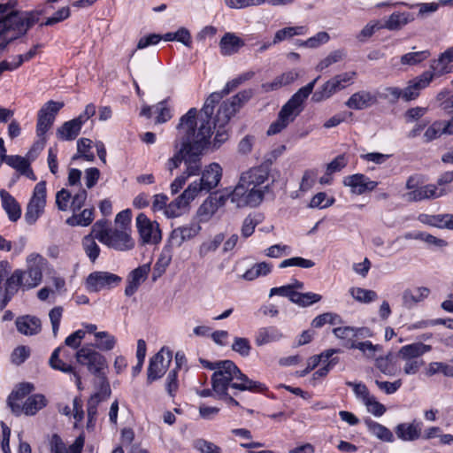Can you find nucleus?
Instances as JSON below:
<instances>
[{
  "label": "nucleus",
  "mask_w": 453,
  "mask_h": 453,
  "mask_svg": "<svg viewBox=\"0 0 453 453\" xmlns=\"http://www.w3.org/2000/svg\"><path fill=\"white\" fill-rule=\"evenodd\" d=\"M243 46V40L234 33H226L219 41L220 53L223 56H231L235 54Z\"/></svg>",
  "instance_id": "nucleus-33"
},
{
  "label": "nucleus",
  "mask_w": 453,
  "mask_h": 453,
  "mask_svg": "<svg viewBox=\"0 0 453 453\" xmlns=\"http://www.w3.org/2000/svg\"><path fill=\"white\" fill-rule=\"evenodd\" d=\"M334 201V197H327L325 192H319L311 198L310 207L324 209L333 205Z\"/></svg>",
  "instance_id": "nucleus-58"
},
{
  "label": "nucleus",
  "mask_w": 453,
  "mask_h": 453,
  "mask_svg": "<svg viewBox=\"0 0 453 453\" xmlns=\"http://www.w3.org/2000/svg\"><path fill=\"white\" fill-rule=\"evenodd\" d=\"M203 365L210 370H214L211 376V386L214 388L215 375L219 383L227 382L229 380H234V379H242L244 382L249 383L248 377L241 372V370L235 365L231 360H224L219 362H209L203 359L200 360Z\"/></svg>",
  "instance_id": "nucleus-10"
},
{
  "label": "nucleus",
  "mask_w": 453,
  "mask_h": 453,
  "mask_svg": "<svg viewBox=\"0 0 453 453\" xmlns=\"http://www.w3.org/2000/svg\"><path fill=\"white\" fill-rule=\"evenodd\" d=\"M96 338L98 340L95 347L104 351L111 350L115 344L116 339L107 332H98L95 334Z\"/></svg>",
  "instance_id": "nucleus-50"
},
{
  "label": "nucleus",
  "mask_w": 453,
  "mask_h": 453,
  "mask_svg": "<svg viewBox=\"0 0 453 453\" xmlns=\"http://www.w3.org/2000/svg\"><path fill=\"white\" fill-rule=\"evenodd\" d=\"M217 376L218 375H215L213 388V391L217 395V399L224 400L228 404L231 405L239 406V403L228 392L229 389L233 391V395H236L238 391L250 390L253 392H262L265 389L264 384L258 381H254L249 378L248 381L250 382V385L249 383L244 382V380H242V379H234V380L219 383Z\"/></svg>",
  "instance_id": "nucleus-5"
},
{
  "label": "nucleus",
  "mask_w": 453,
  "mask_h": 453,
  "mask_svg": "<svg viewBox=\"0 0 453 453\" xmlns=\"http://www.w3.org/2000/svg\"><path fill=\"white\" fill-rule=\"evenodd\" d=\"M344 56L345 54L342 50H334L318 64L316 70L321 72L331 65L341 61Z\"/></svg>",
  "instance_id": "nucleus-59"
},
{
  "label": "nucleus",
  "mask_w": 453,
  "mask_h": 453,
  "mask_svg": "<svg viewBox=\"0 0 453 453\" xmlns=\"http://www.w3.org/2000/svg\"><path fill=\"white\" fill-rule=\"evenodd\" d=\"M319 76L299 88L291 98L281 107L278 118L267 129V135H274L284 130L303 111V103L311 94Z\"/></svg>",
  "instance_id": "nucleus-2"
},
{
  "label": "nucleus",
  "mask_w": 453,
  "mask_h": 453,
  "mask_svg": "<svg viewBox=\"0 0 453 453\" xmlns=\"http://www.w3.org/2000/svg\"><path fill=\"white\" fill-rule=\"evenodd\" d=\"M97 391L93 394L88 401L87 412H88V426H91L96 420L97 414V407L101 402L107 400L111 394L110 383L108 380H103L101 383H96Z\"/></svg>",
  "instance_id": "nucleus-19"
},
{
  "label": "nucleus",
  "mask_w": 453,
  "mask_h": 453,
  "mask_svg": "<svg viewBox=\"0 0 453 453\" xmlns=\"http://www.w3.org/2000/svg\"><path fill=\"white\" fill-rule=\"evenodd\" d=\"M150 271V265L147 264L139 266L131 272L125 289V295L127 296H131L137 291L141 283L147 279Z\"/></svg>",
  "instance_id": "nucleus-31"
},
{
  "label": "nucleus",
  "mask_w": 453,
  "mask_h": 453,
  "mask_svg": "<svg viewBox=\"0 0 453 453\" xmlns=\"http://www.w3.org/2000/svg\"><path fill=\"white\" fill-rule=\"evenodd\" d=\"M63 350L62 347H58L54 349L52 352L50 359H49V365L50 366L57 371H60L65 373H72L75 379V383L77 385V388L79 389H81V379L78 372H75L74 367L63 361L62 358H59V353Z\"/></svg>",
  "instance_id": "nucleus-30"
},
{
  "label": "nucleus",
  "mask_w": 453,
  "mask_h": 453,
  "mask_svg": "<svg viewBox=\"0 0 453 453\" xmlns=\"http://www.w3.org/2000/svg\"><path fill=\"white\" fill-rule=\"evenodd\" d=\"M227 123L220 124L218 121V113L216 114L213 120H211V129H216V134L211 142V146L213 150L219 149L225 142L228 139V133L226 129V126Z\"/></svg>",
  "instance_id": "nucleus-44"
},
{
  "label": "nucleus",
  "mask_w": 453,
  "mask_h": 453,
  "mask_svg": "<svg viewBox=\"0 0 453 453\" xmlns=\"http://www.w3.org/2000/svg\"><path fill=\"white\" fill-rule=\"evenodd\" d=\"M221 99L222 95L215 92L208 96L199 114H197L196 108L190 109L195 111L193 118L191 119L194 125L192 131L196 133V137L199 136V140L196 141V144L198 148H202V144H203L204 142H210L211 137V120H213L211 115L213 114L215 104Z\"/></svg>",
  "instance_id": "nucleus-4"
},
{
  "label": "nucleus",
  "mask_w": 453,
  "mask_h": 453,
  "mask_svg": "<svg viewBox=\"0 0 453 453\" xmlns=\"http://www.w3.org/2000/svg\"><path fill=\"white\" fill-rule=\"evenodd\" d=\"M27 269H17L20 273L22 281V291L30 290L39 286L42 280V270L45 265V258L38 253H31L26 259Z\"/></svg>",
  "instance_id": "nucleus-8"
},
{
  "label": "nucleus",
  "mask_w": 453,
  "mask_h": 453,
  "mask_svg": "<svg viewBox=\"0 0 453 453\" xmlns=\"http://www.w3.org/2000/svg\"><path fill=\"white\" fill-rule=\"evenodd\" d=\"M103 244L119 251L131 250L134 247V241L131 237V229L125 226L111 228Z\"/></svg>",
  "instance_id": "nucleus-14"
},
{
  "label": "nucleus",
  "mask_w": 453,
  "mask_h": 453,
  "mask_svg": "<svg viewBox=\"0 0 453 453\" xmlns=\"http://www.w3.org/2000/svg\"><path fill=\"white\" fill-rule=\"evenodd\" d=\"M42 12L19 13L12 12L0 19V50L13 40L24 35L27 30L39 21Z\"/></svg>",
  "instance_id": "nucleus-3"
},
{
  "label": "nucleus",
  "mask_w": 453,
  "mask_h": 453,
  "mask_svg": "<svg viewBox=\"0 0 453 453\" xmlns=\"http://www.w3.org/2000/svg\"><path fill=\"white\" fill-rule=\"evenodd\" d=\"M376 367L385 375L393 376L396 373V367L392 362L391 355L380 357L375 361Z\"/></svg>",
  "instance_id": "nucleus-53"
},
{
  "label": "nucleus",
  "mask_w": 453,
  "mask_h": 453,
  "mask_svg": "<svg viewBox=\"0 0 453 453\" xmlns=\"http://www.w3.org/2000/svg\"><path fill=\"white\" fill-rule=\"evenodd\" d=\"M434 77L431 71H426L410 81L408 86L402 89V99L405 102L416 99L419 96L420 90L426 88Z\"/></svg>",
  "instance_id": "nucleus-22"
},
{
  "label": "nucleus",
  "mask_w": 453,
  "mask_h": 453,
  "mask_svg": "<svg viewBox=\"0 0 453 453\" xmlns=\"http://www.w3.org/2000/svg\"><path fill=\"white\" fill-rule=\"evenodd\" d=\"M47 400L42 394H35L27 398L25 403L21 405V413L27 416L35 415L40 410L45 407Z\"/></svg>",
  "instance_id": "nucleus-39"
},
{
  "label": "nucleus",
  "mask_w": 453,
  "mask_h": 453,
  "mask_svg": "<svg viewBox=\"0 0 453 453\" xmlns=\"http://www.w3.org/2000/svg\"><path fill=\"white\" fill-rule=\"evenodd\" d=\"M269 190V184H265L263 188H252L251 186L238 182L234 190L229 193V197L231 202L239 208L256 207L261 203Z\"/></svg>",
  "instance_id": "nucleus-9"
},
{
  "label": "nucleus",
  "mask_w": 453,
  "mask_h": 453,
  "mask_svg": "<svg viewBox=\"0 0 453 453\" xmlns=\"http://www.w3.org/2000/svg\"><path fill=\"white\" fill-rule=\"evenodd\" d=\"M377 101L374 94L367 90H360L351 95L345 105L349 109L363 110L377 104Z\"/></svg>",
  "instance_id": "nucleus-29"
},
{
  "label": "nucleus",
  "mask_w": 453,
  "mask_h": 453,
  "mask_svg": "<svg viewBox=\"0 0 453 453\" xmlns=\"http://www.w3.org/2000/svg\"><path fill=\"white\" fill-rule=\"evenodd\" d=\"M225 235L223 234H216L211 240L203 242L198 250L201 257H206L209 253L214 252L218 250L220 244L223 242Z\"/></svg>",
  "instance_id": "nucleus-47"
},
{
  "label": "nucleus",
  "mask_w": 453,
  "mask_h": 453,
  "mask_svg": "<svg viewBox=\"0 0 453 453\" xmlns=\"http://www.w3.org/2000/svg\"><path fill=\"white\" fill-rule=\"evenodd\" d=\"M96 237L87 234L82 239V248L89 260L94 263L100 255V247L96 242Z\"/></svg>",
  "instance_id": "nucleus-46"
},
{
  "label": "nucleus",
  "mask_w": 453,
  "mask_h": 453,
  "mask_svg": "<svg viewBox=\"0 0 453 453\" xmlns=\"http://www.w3.org/2000/svg\"><path fill=\"white\" fill-rule=\"evenodd\" d=\"M453 62V46L442 52L439 58L432 61L430 69L434 76H441L449 73L448 65Z\"/></svg>",
  "instance_id": "nucleus-38"
},
{
  "label": "nucleus",
  "mask_w": 453,
  "mask_h": 453,
  "mask_svg": "<svg viewBox=\"0 0 453 453\" xmlns=\"http://www.w3.org/2000/svg\"><path fill=\"white\" fill-rule=\"evenodd\" d=\"M365 424L367 426L369 432L378 439L388 442L393 441L394 435L392 432L383 425L379 424L370 418L365 419Z\"/></svg>",
  "instance_id": "nucleus-40"
},
{
  "label": "nucleus",
  "mask_w": 453,
  "mask_h": 453,
  "mask_svg": "<svg viewBox=\"0 0 453 453\" xmlns=\"http://www.w3.org/2000/svg\"><path fill=\"white\" fill-rule=\"evenodd\" d=\"M20 273H17L15 270L4 284L0 281V310H4L6 307L19 289L22 290L23 283L20 280Z\"/></svg>",
  "instance_id": "nucleus-23"
},
{
  "label": "nucleus",
  "mask_w": 453,
  "mask_h": 453,
  "mask_svg": "<svg viewBox=\"0 0 453 453\" xmlns=\"http://www.w3.org/2000/svg\"><path fill=\"white\" fill-rule=\"evenodd\" d=\"M6 164L17 169L21 173H27V172H28L33 175V180H35V173L30 168L28 161L25 157L20 156H10L8 158H6Z\"/></svg>",
  "instance_id": "nucleus-49"
},
{
  "label": "nucleus",
  "mask_w": 453,
  "mask_h": 453,
  "mask_svg": "<svg viewBox=\"0 0 453 453\" xmlns=\"http://www.w3.org/2000/svg\"><path fill=\"white\" fill-rule=\"evenodd\" d=\"M411 20V14L406 12H394L386 20L382 28L388 30H399Z\"/></svg>",
  "instance_id": "nucleus-42"
},
{
  "label": "nucleus",
  "mask_w": 453,
  "mask_h": 453,
  "mask_svg": "<svg viewBox=\"0 0 453 453\" xmlns=\"http://www.w3.org/2000/svg\"><path fill=\"white\" fill-rule=\"evenodd\" d=\"M322 299V296L319 294L308 292V293H299L296 292L295 299H293V303L301 306L307 307L315 303L319 302Z\"/></svg>",
  "instance_id": "nucleus-52"
},
{
  "label": "nucleus",
  "mask_w": 453,
  "mask_h": 453,
  "mask_svg": "<svg viewBox=\"0 0 453 453\" xmlns=\"http://www.w3.org/2000/svg\"><path fill=\"white\" fill-rule=\"evenodd\" d=\"M201 226L198 224H190L173 229L170 234L169 242L173 246L180 247L181 244L198 234Z\"/></svg>",
  "instance_id": "nucleus-27"
},
{
  "label": "nucleus",
  "mask_w": 453,
  "mask_h": 453,
  "mask_svg": "<svg viewBox=\"0 0 453 453\" xmlns=\"http://www.w3.org/2000/svg\"><path fill=\"white\" fill-rule=\"evenodd\" d=\"M334 334L342 342V345L346 348L352 349L356 341L354 327L340 326L333 330Z\"/></svg>",
  "instance_id": "nucleus-45"
},
{
  "label": "nucleus",
  "mask_w": 453,
  "mask_h": 453,
  "mask_svg": "<svg viewBox=\"0 0 453 453\" xmlns=\"http://www.w3.org/2000/svg\"><path fill=\"white\" fill-rule=\"evenodd\" d=\"M111 228L108 227V221L106 219L97 220L92 226L90 235L96 237L100 242H104Z\"/></svg>",
  "instance_id": "nucleus-55"
},
{
  "label": "nucleus",
  "mask_w": 453,
  "mask_h": 453,
  "mask_svg": "<svg viewBox=\"0 0 453 453\" xmlns=\"http://www.w3.org/2000/svg\"><path fill=\"white\" fill-rule=\"evenodd\" d=\"M111 228L108 227V221L106 219L97 220L92 226L90 235L96 237L100 242H104Z\"/></svg>",
  "instance_id": "nucleus-54"
},
{
  "label": "nucleus",
  "mask_w": 453,
  "mask_h": 453,
  "mask_svg": "<svg viewBox=\"0 0 453 453\" xmlns=\"http://www.w3.org/2000/svg\"><path fill=\"white\" fill-rule=\"evenodd\" d=\"M217 211V205H214L213 199H206L199 207L197 214L200 221H208Z\"/></svg>",
  "instance_id": "nucleus-56"
},
{
  "label": "nucleus",
  "mask_w": 453,
  "mask_h": 453,
  "mask_svg": "<svg viewBox=\"0 0 453 453\" xmlns=\"http://www.w3.org/2000/svg\"><path fill=\"white\" fill-rule=\"evenodd\" d=\"M222 177V168L218 163L209 165L203 172L199 182L194 181L190 186H196V192L208 193L215 188Z\"/></svg>",
  "instance_id": "nucleus-16"
},
{
  "label": "nucleus",
  "mask_w": 453,
  "mask_h": 453,
  "mask_svg": "<svg viewBox=\"0 0 453 453\" xmlns=\"http://www.w3.org/2000/svg\"><path fill=\"white\" fill-rule=\"evenodd\" d=\"M121 281V278L117 274L96 271L93 272L86 279V288L89 292H99L105 288H113Z\"/></svg>",
  "instance_id": "nucleus-15"
},
{
  "label": "nucleus",
  "mask_w": 453,
  "mask_h": 453,
  "mask_svg": "<svg viewBox=\"0 0 453 453\" xmlns=\"http://www.w3.org/2000/svg\"><path fill=\"white\" fill-rule=\"evenodd\" d=\"M46 204V182H38L33 192V196L29 201L25 213V220L27 224L33 225L43 213Z\"/></svg>",
  "instance_id": "nucleus-12"
},
{
  "label": "nucleus",
  "mask_w": 453,
  "mask_h": 453,
  "mask_svg": "<svg viewBox=\"0 0 453 453\" xmlns=\"http://www.w3.org/2000/svg\"><path fill=\"white\" fill-rule=\"evenodd\" d=\"M349 293L355 300L363 303H372L378 298L375 291L362 288H352Z\"/></svg>",
  "instance_id": "nucleus-48"
},
{
  "label": "nucleus",
  "mask_w": 453,
  "mask_h": 453,
  "mask_svg": "<svg viewBox=\"0 0 453 453\" xmlns=\"http://www.w3.org/2000/svg\"><path fill=\"white\" fill-rule=\"evenodd\" d=\"M2 206L11 221L16 222L21 216V209L16 199L6 190H0Z\"/></svg>",
  "instance_id": "nucleus-34"
},
{
  "label": "nucleus",
  "mask_w": 453,
  "mask_h": 453,
  "mask_svg": "<svg viewBox=\"0 0 453 453\" xmlns=\"http://www.w3.org/2000/svg\"><path fill=\"white\" fill-rule=\"evenodd\" d=\"M340 320V316L332 313L326 312L317 316L311 322L312 326L316 328L322 327L325 324L329 323L331 325L336 324Z\"/></svg>",
  "instance_id": "nucleus-61"
},
{
  "label": "nucleus",
  "mask_w": 453,
  "mask_h": 453,
  "mask_svg": "<svg viewBox=\"0 0 453 453\" xmlns=\"http://www.w3.org/2000/svg\"><path fill=\"white\" fill-rule=\"evenodd\" d=\"M356 77L357 73L354 71L334 76L313 93L311 100L319 103L330 98L337 91L342 90L348 85L352 84Z\"/></svg>",
  "instance_id": "nucleus-11"
},
{
  "label": "nucleus",
  "mask_w": 453,
  "mask_h": 453,
  "mask_svg": "<svg viewBox=\"0 0 453 453\" xmlns=\"http://www.w3.org/2000/svg\"><path fill=\"white\" fill-rule=\"evenodd\" d=\"M297 76L298 74L296 72L289 71L276 77L273 81L263 84L262 88L265 92L276 90L282 86L290 84L297 78Z\"/></svg>",
  "instance_id": "nucleus-41"
},
{
  "label": "nucleus",
  "mask_w": 453,
  "mask_h": 453,
  "mask_svg": "<svg viewBox=\"0 0 453 453\" xmlns=\"http://www.w3.org/2000/svg\"><path fill=\"white\" fill-rule=\"evenodd\" d=\"M30 356V349L27 346H18L11 354V361L16 365L23 364Z\"/></svg>",
  "instance_id": "nucleus-60"
},
{
  "label": "nucleus",
  "mask_w": 453,
  "mask_h": 453,
  "mask_svg": "<svg viewBox=\"0 0 453 453\" xmlns=\"http://www.w3.org/2000/svg\"><path fill=\"white\" fill-rule=\"evenodd\" d=\"M432 349L430 345L422 342H415L403 346L397 357L403 362V372L406 375H414L418 372L420 368L425 365L421 357Z\"/></svg>",
  "instance_id": "nucleus-6"
},
{
  "label": "nucleus",
  "mask_w": 453,
  "mask_h": 453,
  "mask_svg": "<svg viewBox=\"0 0 453 453\" xmlns=\"http://www.w3.org/2000/svg\"><path fill=\"white\" fill-rule=\"evenodd\" d=\"M64 107L63 102L48 101L38 111L36 134L43 137L47 131L52 127L57 113ZM44 140V138H42Z\"/></svg>",
  "instance_id": "nucleus-13"
},
{
  "label": "nucleus",
  "mask_w": 453,
  "mask_h": 453,
  "mask_svg": "<svg viewBox=\"0 0 453 453\" xmlns=\"http://www.w3.org/2000/svg\"><path fill=\"white\" fill-rule=\"evenodd\" d=\"M94 219V209H84L81 213L73 212V216L66 219V224L72 226H87L92 223Z\"/></svg>",
  "instance_id": "nucleus-43"
},
{
  "label": "nucleus",
  "mask_w": 453,
  "mask_h": 453,
  "mask_svg": "<svg viewBox=\"0 0 453 453\" xmlns=\"http://www.w3.org/2000/svg\"><path fill=\"white\" fill-rule=\"evenodd\" d=\"M315 265V263L311 259L303 258L301 257H295L281 261L279 267L287 268L289 266H298L302 268H311Z\"/></svg>",
  "instance_id": "nucleus-57"
},
{
  "label": "nucleus",
  "mask_w": 453,
  "mask_h": 453,
  "mask_svg": "<svg viewBox=\"0 0 453 453\" xmlns=\"http://www.w3.org/2000/svg\"><path fill=\"white\" fill-rule=\"evenodd\" d=\"M343 185L349 187L352 194L362 195L366 191H372L378 186V182L371 180L362 173H356L344 177Z\"/></svg>",
  "instance_id": "nucleus-25"
},
{
  "label": "nucleus",
  "mask_w": 453,
  "mask_h": 453,
  "mask_svg": "<svg viewBox=\"0 0 453 453\" xmlns=\"http://www.w3.org/2000/svg\"><path fill=\"white\" fill-rule=\"evenodd\" d=\"M396 436L403 441H415L421 436V424L415 421L401 423L395 429Z\"/></svg>",
  "instance_id": "nucleus-36"
},
{
  "label": "nucleus",
  "mask_w": 453,
  "mask_h": 453,
  "mask_svg": "<svg viewBox=\"0 0 453 453\" xmlns=\"http://www.w3.org/2000/svg\"><path fill=\"white\" fill-rule=\"evenodd\" d=\"M252 96V90H243L233 96L230 100L224 102L218 110V121H219L221 125L228 123L230 119L239 110L241 104L250 100Z\"/></svg>",
  "instance_id": "nucleus-17"
},
{
  "label": "nucleus",
  "mask_w": 453,
  "mask_h": 453,
  "mask_svg": "<svg viewBox=\"0 0 453 453\" xmlns=\"http://www.w3.org/2000/svg\"><path fill=\"white\" fill-rule=\"evenodd\" d=\"M76 361L87 367L89 372L97 378L96 383H101L103 378L107 380L104 370L108 364L104 356L89 346H83L75 353Z\"/></svg>",
  "instance_id": "nucleus-7"
},
{
  "label": "nucleus",
  "mask_w": 453,
  "mask_h": 453,
  "mask_svg": "<svg viewBox=\"0 0 453 453\" xmlns=\"http://www.w3.org/2000/svg\"><path fill=\"white\" fill-rule=\"evenodd\" d=\"M17 330L27 336L38 334L42 331V321L32 315L19 316L15 321Z\"/></svg>",
  "instance_id": "nucleus-28"
},
{
  "label": "nucleus",
  "mask_w": 453,
  "mask_h": 453,
  "mask_svg": "<svg viewBox=\"0 0 453 453\" xmlns=\"http://www.w3.org/2000/svg\"><path fill=\"white\" fill-rule=\"evenodd\" d=\"M172 353L169 350L165 351L162 349L150 359L147 373L149 383L160 379L165 374L172 361Z\"/></svg>",
  "instance_id": "nucleus-20"
},
{
  "label": "nucleus",
  "mask_w": 453,
  "mask_h": 453,
  "mask_svg": "<svg viewBox=\"0 0 453 453\" xmlns=\"http://www.w3.org/2000/svg\"><path fill=\"white\" fill-rule=\"evenodd\" d=\"M429 293V288L425 287L406 289L403 294V303L406 308L411 309L418 303L426 299Z\"/></svg>",
  "instance_id": "nucleus-37"
},
{
  "label": "nucleus",
  "mask_w": 453,
  "mask_h": 453,
  "mask_svg": "<svg viewBox=\"0 0 453 453\" xmlns=\"http://www.w3.org/2000/svg\"><path fill=\"white\" fill-rule=\"evenodd\" d=\"M401 94H403L401 88L396 87H387L379 93V96L391 104H394L397 102L398 99L402 98Z\"/></svg>",
  "instance_id": "nucleus-64"
},
{
  "label": "nucleus",
  "mask_w": 453,
  "mask_h": 453,
  "mask_svg": "<svg viewBox=\"0 0 453 453\" xmlns=\"http://www.w3.org/2000/svg\"><path fill=\"white\" fill-rule=\"evenodd\" d=\"M84 119L79 116L72 120L65 122L58 130V138L65 141L74 140L80 134Z\"/></svg>",
  "instance_id": "nucleus-32"
},
{
  "label": "nucleus",
  "mask_w": 453,
  "mask_h": 453,
  "mask_svg": "<svg viewBox=\"0 0 453 453\" xmlns=\"http://www.w3.org/2000/svg\"><path fill=\"white\" fill-rule=\"evenodd\" d=\"M283 337L282 333L276 326L260 327L255 335V343L257 346H263L280 341Z\"/></svg>",
  "instance_id": "nucleus-35"
},
{
  "label": "nucleus",
  "mask_w": 453,
  "mask_h": 453,
  "mask_svg": "<svg viewBox=\"0 0 453 453\" xmlns=\"http://www.w3.org/2000/svg\"><path fill=\"white\" fill-rule=\"evenodd\" d=\"M269 170L266 165H258L243 172L239 179V182L252 188H263L264 183L268 180Z\"/></svg>",
  "instance_id": "nucleus-24"
},
{
  "label": "nucleus",
  "mask_w": 453,
  "mask_h": 453,
  "mask_svg": "<svg viewBox=\"0 0 453 453\" xmlns=\"http://www.w3.org/2000/svg\"><path fill=\"white\" fill-rule=\"evenodd\" d=\"M429 50L413 51L409 52L401 57V63L403 65H418L430 57Z\"/></svg>",
  "instance_id": "nucleus-51"
},
{
  "label": "nucleus",
  "mask_w": 453,
  "mask_h": 453,
  "mask_svg": "<svg viewBox=\"0 0 453 453\" xmlns=\"http://www.w3.org/2000/svg\"><path fill=\"white\" fill-rule=\"evenodd\" d=\"M197 196L196 186H190L183 191L175 200L165 208V213L168 218H176L182 215L188 207L189 203Z\"/></svg>",
  "instance_id": "nucleus-21"
},
{
  "label": "nucleus",
  "mask_w": 453,
  "mask_h": 453,
  "mask_svg": "<svg viewBox=\"0 0 453 453\" xmlns=\"http://www.w3.org/2000/svg\"><path fill=\"white\" fill-rule=\"evenodd\" d=\"M195 111L189 110L180 118V124L177 127L181 134V147L167 163L168 170L173 172L184 161L186 165L185 173H187L188 176L199 173L202 166V152L211 144L209 142H204V143L202 144V148H198L196 144V141L199 140V136L196 137V133L192 131L194 125L191 119Z\"/></svg>",
  "instance_id": "nucleus-1"
},
{
  "label": "nucleus",
  "mask_w": 453,
  "mask_h": 453,
  "mask_svg": "<svg viewBox=\"0 0 453 453\" xmlns=\"http://www.w3.org/2000/svg\"><path fill=\"white\" fill-rule=\"evenodd\" d=\"M136 226L143 243L156 244L161 241L162 236L158 224L149 219L145 214L140 213L136 217Z\"/></svg>",
  "instance_id": "nucleus-18"
},
{
  "label": "nucleus",
  "mask_w": 453,
  "mask_h": 453,
  "mask_svg": "<svg viewBox=\"0 0 453 453\" xmlns=\"http://www.w3.org/2000/svg\"><path fill=\"white\" fill-rule=\"evenodd\" d=\"M232 349L242 357L250 355L251 346L247 338L235 337L232 344Z\"/></svg>",
  "instance_id": "nucleus-63"
},
{
  "label": "nucleus",
  "mask_w": 453,
  "mask_h": 453,
  "mask_svg": "<svg viewBox=\"0 0 453 453\" xmlns=\"http://www.w3.org/2000/svg\"><path fill=\"white\" fill-rule=\"evenodd\" d=\"M72 198V193L65 189L62 188L58 192H57L56 195V204L58 206V209L65 211L68 209H70V199Z\"/></svg>",
  "instance_id": "nucleus-62"
},
{
  "label": "nucleus",
  "mask_w": 453,
  "mask_h": 453,
  "mask_svg": "<svg viewBox=\"0 0 453 453\" xmlns=\"http://www.w3.org/2000/svg\"><path fill=\"white\" fill-rule=\"evenodd\" d=\"M35 389V387L32 383L24 382L19 384L15 389L12 390L11 395L8 397L7 403L10 406L12 411L19 416L21 414L20 403L28 394H30Z\"/></svg>",
  "instance_id": "nucleus-26"
}]
</instances>
